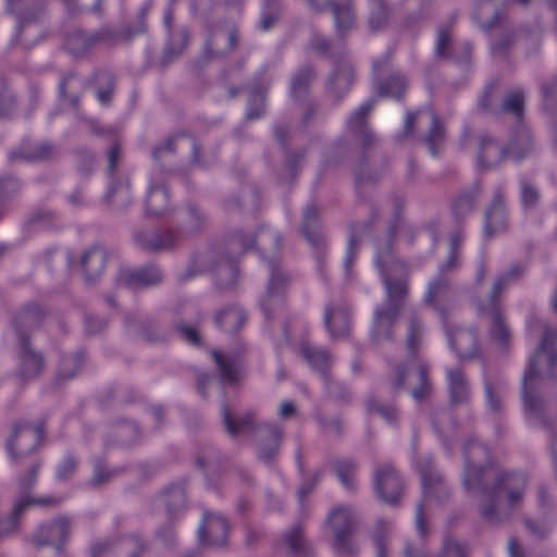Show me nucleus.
<instances>
[{"label":"nucleus","mask_w":557,"mask_h":557,"mask_svg":"<svg viewBox=\"0 0 557 557\" xmlns=\"http://www.w3.org/2000/svg\"><path fill=\"white\" fill-rule=\"evenodd\" d=\"M60 499L54 497H48V498H38V499H22L18 500L14 505L13 513L11 518L8 520V525L5 528H0V535L9 534L10 532L14 531L17 528V519L21 517V515L24 512L26 508H28L33 504H39V505H52L57 506L60 504Z\"/></svg>","instance_id":"obj_15"},{"label":"nucleus","mask_w":557,"mask_h":557,"mask_svg":"<svg viewBox=\"0 0 557 557\" xmlns=\"http://www.w3.org/2000/svg\"><path fill=\"white\" fill-rule=\"evenodd\" d=\"M164 502L170 513L178 512L185 506V492L178 487L171 488L166 492Z\"/></svg>","instance_id":"obj_25"},{"label":"nucleus","mask_w":557,"mask_h":557,"mask_svg":"<svg viewBox=\"0 0 557 557\" xmlns=\"http://www.w3.org/2000/svg\"><path fill=\"white\" fill-rule=\"evenodd\" d=\"M460 358H472L476 354V337L471 330L459 329L449 338Z\"/></svg>","instance_id":"obj_14"},{"label":"nucleus","mask_w":557,"mask_h":557,"mask_svg":"<svg viewBox=\"0 0 557 557\" xmlns=\"http://www.w3.org/2000/svg\"><path fill=\"white\" fill-rule=\"evenodd\" d=\"M271 21L268 17L262 18L261 25L263 29H269L271 26Z\"/></svg>","instance_id":"obj_56"},{"label":"nucleus","mask_w":557,"mask_h":557,"mask_svg":"<svg viewBox=\"0 0 557 557\" xmlns=\"http://www.w3.org/2000/svg\"><path fill=\"white\" fill-rule=\"evenodd\" d=\"M335 471L342 484L347 487H354L357 465L349 459L339 460L335 465Z\"/></svg>","instance_id":"obj_21"},{"label":"nucleus","mask_w":557,"mask_h":557,"mask_svg":"<svg viewBox=\"0 0 557 557\" xmlns=\"http://www.w3.org/2000/svg\"><path fill=\"white\" fill-rule=\"evenodd\" d=\"M180 333L186 342L191 344L198 343V334L195 329L189 326H182L180 327Z\"/></svg>","instance_id":"obj_44"},{"label":"nucleus","mask_w":557,"mask_h":557,"mask_svg":"<svg viewBox=\"0 0 557 557\" xmlns=\"http://www.w3.org/2000/svg\"><path fill=\"white\" fill-rule=\"evenodd\" d=\"M288 548L296 555L309 557L312 555L310 545L304 537V531L300 525L294 527L285 534L284 539Z\"/></svg>","instance_id":"obj_16"},{"label":"nucleus","mask_w":557,"mask_h":557,"mask_svg":"<svg viewBox=\"0 0 557 557\" xmlns=\"http://www.w3.org/2000/svg\"><path fill=\"white\" fill-rule=\"evenodd\" d=\"M274 281H275V277H272V280H271V282H270V289H271V290H272V288H273Z\"/></svg>","instance_id":"obj_60"},{"label":"nucleus","mask_w":557,"mask_h":557,"mask_svg":"<svg viewBox=\"0 0 557 557\" xmlns=\"http://www.w3.org/2000/svg\"><path fill=\"white\" fill-rule=\"evenodd\" d=\"M339 79H341V77H336V78H335V81H334V83H335V84L339 83Z\"/></svg>","instance_id":"obj_64"},{"label":"nucleus","mask_w":557,"mask_h":557,"mask_svg":"<svg viewBox=\"0 0 557 557\" xmlns=\"http://www.w3.org/2000/svg\"><path fill=\"white\" fill-rule=\"evenodd\" d=\"M280 413L284 417L297 414L296 406L290 401H284L281 405Z\"/></svg>","instance_id":"obj_46"},{"label":"nucleus","mask_w":557,"mask_h":557,"mask_svg":"<svg viewBox=\"0 0 557 557\" xmlns=\"http://www.w3.org/2000/svg\"><path fill=\"white\" fill-rule=\"evenodd\" d=\"M222 327L228 332L238 330L245 322L244 313L238 309H227L218 318Z\"/></svg>","instance_id":"obj_23"},{"label":"nucleus","mask_w":557,"mask_h":557,"mask_svg":"<svg viewBox=\"0 0 557 557\" xmlns=\"http://www.w3.org/2000/svg\"><path fill=\"white\" fill-rule=\"evenodd\" d=\"M392 524L385 520H379L375 525V541L377 545V555L383 557L384 555V537L389 533Z\"/></svg>","instance_id":"obj_28"},{"label":"nucleus","mask_w":557,"mask_h":557,"mask_svg":"<svg viewBox=\"0 0 557 557\" xmlns=\"http://www.w3.org/2000/svg\"><path fill=\"white\" fill-rule=\"evenodd\" d=\"M448 393L453 404H461L469 399L470 387L462 373L458 368L447 370Z\"/></svg>","instance_id":"obj_13"},{"label":"nucleus","mask_w":557,"mask_h":557,"mask_svg":"<svg viewBox=\"0 0 557 557\" xmlns=\"http://www.w3.org/2000/svg\"><path fill=\"white\" fill-rule=\"evenodd\" d=\"M414 121H416V114H408L407 115V119H406L407 132H411V129L413 127V124H414Z\"/></svg>","instance_id":"obj_51"},{"label":"nucleus","mask_w":557,"mask_h":557,"mask_svg":"<svg viewBox=\"0 0 557 557\" xmlns=\"http://www.w3.org/2000/svg\"><path fill=\"white\" fill-rule=\"evenodd\" d=\"M76 460L73 457H65L59 467V478L66 479L69 478L76 469Z\"/></svg>","instance_id":"obj_39"},{"label":"nucleus","mask_w":557,"mask_h":557,"mask_svg":"<svg viewBox=\"0 0 557 557\" xmlns=\"http://www.w3.org/2000/svg\"><path fill=\"white\" fill-rule=\"evenodd\" d=\"M161 278L160 272L156 269H149L139 274V281L143 285H152Z\"/></svg>","instance_id":"obj_40"},{"label":"nucleus","mask_w":557,"mask_h":557,"mask_svg":"<svg viewBox=\"0 0 557 557\" xmlns=\"http://www.w3.org/2000/svg\"><path fill=\"white\" fill-rule=\"evenodd\" d=\"M112 475L113 472L107 471L102 465H96L94 469L92 484L95 486H99L108 482Z\"/></svg>","instance_id":"obj_38"},{"label":"nucleus","mask_w":557,"mask_h":557,"mask_svg":"<svg viewBox=\"0 0 557 557\" xmlns=\"http://www.w3.org/2000/svg\"><path fill=\"white\" fill-rule=\"evenodd\" d=\"M325 324L334 336H344L349 330L348 315L342 310H327Z\"/></svg>","instance_id":"obj_18"},{"label":"nucleus","mask_w":557,"mask_h":557,"mask_svg":"<svg viewBox=\"0 0 557 557\" xmlns=\"http://www.w3.org/2000/svg\"><path fill=\"white\" fill-rule=\"evenodd\" d=\"M45 432L42 420H18L12 428L8 451L14 463H21L40 445Z\"/></svg>","instance_id":"obj_3"},{"label":"nucleus","mask_w":557,"mask_h":557,"mask_svg":"<svg viewBox=\"0 0 557 557\" xmlns=\"http://www.w3.org/2000/svg\"><path fill=\"white\" fill-rule=\"evenodd\" d=\"M40 468V462L36 461L32 465L30 469L28 470L27 474L21 479V490L23 492L28 491L36 482L38 471Z\"/></svg>","instance_id":"obj_33"},{"label":"nucleus","mask_w":557,"mask_h":557,"mask_svg":"<svg viewBox=\"0 0 557 557\" xmlns=\"http://www.w3.org/2000/svg\"><path fill=\"white\" fill-rule=\"evenodd\" d=\"M449 42V34L446 30H441L437 36L436 41V53L438 55H444L446 51V47Z\"/></svg>","instance_id":"obj_41"},{"label":"nucleus","mask_w":557,"mask_h":557,"mask_svg":"<svg viewBox=\"0 0 557 557\" xmlns=\"http://www.w3.org/2000/svg\"><path fill=\"white\" fill-rule=\"evenodd\" d=\"M212 356L222 373V375L228 381H235L239 377V368L228 361L224 356L218 351H213Z\"/></svg>","instance_id":"obj_26"},{"label":"nucleus","mask_w":557,"mask_h":557,"mask_svg":"<svg viewBox=\"0 0 557 557\" xmlns=\"http://www.w3.org/2000/svg\"><path fill=\"white\" fill-rule=\"evenodd\" d=\"M317 214V212L313 210V209H307L306 213H305V218L306 220H310V219H313V216Z\"/></svg>","instance_id":"obj_55"},{"label":"nucleus","mask_w":557,"mask_h":557,"mask_svg":"<svg viewBox=\"0 0 557 557\" xmlns=\"http://www.w3.org/2000/svg\"><path fill=\"white\" fill-rule=\"evenodd\" d=\"M442 557H466V552L458 542L447 540L444 543Z\"/></svg>","instance_id":"obj_30"},{"label":"nucleus","mask_w":557,"mask_h":557,"mask_svg":"<svg viewBox=\"0 0 557 557\" xmlns=\"http://www.w3.org/2000/svg\"><path fill=\"white\" fill-rule=\"evenodd\" d=\"M408 385L412 389V396L417 401L428 398L432 392V385L428 379V369L418 359L408 361L404 369L397 371L396 386Z\"/></svg>","instance_id":"obj_8"},{"label":"nucleus","mask_w":557,"mask_h":557,"mask_svg":"<svg viewBox=\"0 0 557 557\" xmlns=\"http://www.w3.org/2000/svg\"><path fill=\"white\" fill-rule=\"evenodd\" d=\"M524 525L531 534L537 537L544 536L549 531L547 524L535 519H524Z\"/></svg>","instance_id":"obj_34"},{"label":"nucleus","mask_w":557,"mask_h":557,"mask_svg":"<svg viewBox=\"0 0 557 557\" xmlns=\"http://www.w3.org/2000/svg\"><path fill=\"white\" fill-rule=\"evenodd\" d=\"M509 553L511 557H522V550L515 539L509 541Z\"/></svg>","instance_id":"obj_48"},{"label":"nucleus","mask_w":557,"mask_h":557,"mask_svg":"<svg viewBox=\"0 0 557 557\" xmlns=\"http://www.w3.org/2000/svg\"><path fill=\"white\" fill-rule=\"evenodd\" d=\"M503 154V151L492 139L484 138L482 140L479 157L482 165L494 166L498 164Z\"/></svg>","instance_id":"obj_20"},{"label":"nucleus","mask_w":557,"mask_h":557,"mask_svg":"<svg viewBox=\"0 0 557 557\" xmlns=\"http://www.w3.org/2000/svg\"><path fill=\"white\" fill-rule=\"evenodd\" d=\"M327 523L333 532L335 553L346 557L356 555L358 547L352 540L356 523L354 511L346 507H338L330 513Z\"/></svg>","instance_id":"obj_4"},{"label":"nucleus","mask_w":557,"mask_h":557,"mask_svg":"<svg viewBox=\"0 0 557 557\" xmlns=\"http://www.w3.org/2000/svg\"><path fill=\"white\" fill-rule=\"evenodd\" d=\"M418 468L421 475L424 500L432 498L442 499L449 495L444 478L434 469L432 460L423 458L418 463Z\"/></svg>","instance_id":"obj_11"},{"label":"nucleus","mask_w":557,"mask_h":557,"mask_svg":"<svg viewBox=\"0 0 557 557\" xmlns=\"http://www.w3.org/2000/svg\"><path fill=\"white\" fill-rule=\"evenodd\" d=\"M336 24L339 28H348L354 21V14L349 8L335 10Z\"/></svg>","instance_id":"obj_35"},{"label":"nucleus","mask_w":557,"mask_h":557,"mask_svg":"<svg viewBox=\"0 0 557 557\" xmlns=\"http://www.w3.org/2000/svg\"><path fill=\"white\" fill-rule=\"evenodd\" d=\"M70 363H72V360H71V359H67V360H65L64 366H66V367H67Z\"/></svg>","instance_id":"obj_62"},{"label":"nucleus","mask_w":557,"mask_h":557,"mask_svg":"<svg viewBox=\"0 0 557 557\" xmlns=\"http://www.w3.org/2000/svg\"><path fill=\"white\" fill-rule=\"evenodd\" d=\"M492 337L500 344L507 343L509 338L508 330L498 314L493 317Z\"/></svg>","instance_id":"obj_29"},{"label":"nucleus","mask_w":557,"mask_h":557,"mask_svg":"<svg viewBox=\"0 0 557 557\" xmlns=\"http://www.w3.org/2000/svg\"><path fill=\"white\" fill-rule=\"evenodd\" d=\"M376 413L382 414V416H388V414H393L394 412L393 411L389 412V411L381 408V409L377 410Z\"/></svg>","instance_id":"obj_57"},{"label":"nucleus","mask_w":557,"mask_h":557,"mask_svg":"<svg viewBox=\"0 0 557 557\" xmlns=\"http://www.w3.org/2000/svg\"><path fill=\"white\" fill-rule=\"evenodd\" d=\"M374 486L379 497L387 504H395L404 490L403 480L392 465L375 469Z\"/></svg>","instance_id":"obj_9"},{"label":"nucleus","mask_w":557,"mask_h":557,"mask_svg":"<svg viewBox=\"0 0 557 557\" xmlns=\"http://www.w3.org/2000/svg\"><path fill=\"white\" fill-rule=\"evenodd\" d=\"M487 405L494 413L498 412L503 405V386L500 384L485 383Z\"/></svg>","instance_id":"obj_27"},{"label":"nucleus","mask_w":557,"mask_h":557,"mask_svg":"<svg viewBox=\"0 0 557 557\" xmlns=\"http://www.w3.org/2000/svg\"><path fill=\"white\" fill-rule=\"evenodd\" d=\"M405 554L407 557H425L424 555L416 554L410 545L406 546Z\"/></svg>","instance_id":"obj_53"},{"label":"nucleus","mask_w":557,"mask_h":557,"mask_svg":"<svg viewBox=\"0 0 557 557\" xmlns=\"http://www.w3.org/2000/svg\"><path fill=\"white\" fill-rule=\"evenodd\" d=\"M341 420H320V429L330 437H336L342 433Z\"/></svg>","instance_id":"obj_31"},{"label":"nucleus","mask_w":557,"mask_h":557,"mask_svg":"<svg viewBox=\"0 0 557 557\" xmlns=\"http://www.w3.org/2000/svg\"><path fill=\"white\" fill-rule=\"evenodd\" d=\"M539 502L542 507H547L552 504V499L544 486L539 488Z\"/></svg>","instance_id":"obj_47"},{"label":"nucleus","mask_w":557,"mask_h":557,"mask_svg":"<svg viewBox=\"0 0 557 557\" xmlns=\"http://www.w3.org/2000/svg\"><path fill=\"white\" fill-rule=\"evenodd\" d=\"M420 330V326L413 322L410 326V335H409V347L411 348L413 346V342L416 336L418 335Z\"/></svg>","instance_id":"obj_50"},{"label":"nucleus","mask_w":557,"mask_h":557,"mask_svg":"<svg viewBox=\"0 0 557 557\" xmlns=\"http://www.w3.org/2000/svg\"><path fill=\"white\" fill-rule=\"evenodd\" d=\"M416 527L421 536H425L428 534L424 503H421L417 506Z\"/></svg>","instance_id":"obj_37"},{"label":"nucleus","mask_w":557,"mask_h":557,"mask_svg":"<svg viewBox=\"0 0 557 557\" xmlns=\"http://www.w3.org/2000/svg\"><path fill=\"white\" fill-rule=\"evenodd\" d=\"M523 106V97L520 92L511 94L505 100V109L509 112L519 115Z\"/></svg>","instance_id":"obj_32"},{"label":"nucleus","mask_w":557,"mask_h":557,"mask_svg":"<svg viewBox=\"0 0 557 557\" xmlns=\"http://www.w3.org/2000/svg\"><path fill=\"white\" fill-rule=\"evenodd\" d=\"M463 484L469 491L482 488L486 468L490 466V451L481 443L469 441L463 448Z\"/></svg>","instance_id":"obj_5"},{"label":"nucleus","mask_w":557,"mask_h":557,"mask_svg":"<svg viewBox=\"0 0 557 557\" xmlns=\"http://www.w3.org/2000/svg\"><path fill=\"white\" fill-rule=\"evenodd\" d=\"M491 223H492V213L490 212V213H488V223H487V226H490V225H491Z\"/></svg>","instance_id":"obj_61"},{"label":"nucleus","mask_w":557,"mask_h":557,"mask_svg":"<svg viewBox=\"0 0 557 557\" xmlns=\"http://www.w3.org/2000/svg\"><path fill=\"white\" fill-rule=\"evenodd\" d=\"M529 476L518 471H502L491 486L484 483L479 500V513L483 521L498 525L507 521L523 504Z\"/></svg>","instance_id":"obj_1"},{"label":"nucleus","mask_w":557,"mask_h":557,"mask_svg":"<svg viewBox=\"0 0 557 557\" xmlns=\"http://www.w3.org/2000/svg\"><path fill=\"white\" fill-rule=\"evenodd\" d=\"M446 294V286L443 283H433L430 286L426 299L433 301L437 296H444Z\"/></svg>","instance_id":"obj_42"},{"label":"nucleus","mask_w":557,"mask_h":557,"mask_svg":"<svg viewBox=\"0 0 557 557\" xmlns=\"http://www.w3.org/2000/svg\"><path fill=\"white\" fill-rule=\"evenodd\" d=\"M228 532L227 521L215 515H205L203 522L199 527V541L209 545L222 546L226 543Z\"/></svg>","instance_id":"obj_12"},{"label":"nucleus","mask_w":557,"mask_h":557,"mask_svg":"<svg viewBox=\"0 0 557 557\" xmlns=\"http://www.w3.org/2000/svg\"><path fill=\"white\" fill-rule=\"evenodd\" d=\"M71 523L69 519L60 517L49 523L40 525L34 535V542L37 546L51 545L57 549L69 540Z\"/></svg>","instance_id":"obj_10"},{"label":"nucleus","mask_w":557,"mask_h":557,"mask_svg":"<svg viewBox=\"0 0 557 557\" xmlns=\"http://www.w3.org/2000/svg\"><path fill=\"white\" fill-rule=\"evenodd\" d=\"M302 356L314 368L323 370L330 361L327 354L319 348L304 345L301 348Z\"/></svg>","instance_id":"obj_24"},{"label":"nucleus","mask_w":557,"mask_h":557,"mask_svg":"<svg viewBox=\"0 0 557 557\" xmlns=\"http://www.w3.org/2000/svg\"><path fill=\"white\" fill-rule=\"evenodd\" d=\"M536 199H537V193L533 187H531L529 185H525L522 187V200H523L524 205L531 206L536 201Z\"/></svg>","instance_id":"obj_43"},{"label":"nucleus","mask_w":557,"mask_h":557,"mask_svg":"<svg viewBox=\"0 0 557 557\" xmlns=\"http://www.w3.org/2000/svg\"><path fill=\"white\" fill-rule=\"evenodd\" d=\"M373 106L371 103L362 104L357 112L350 117L349 124L351 127H359L362 125L364 117L371 112Z\"/></svg>","instance_id":"obj_36"},{"label":"nucleus","mask_w":557,"mask_h":557,"mask_svg":"<svg viewBox=\"0 0 557 557\" xmlns=\"http://www.w3.org/2000/svg\"><path fill=\"white\" fill-rule=\"evenodd\" d=\"M42 368L41 357L28 348H24L22 354V371L27 377L37 375Z\"/></svg>","instance_id":"obj_22"},{"label":"nucleus","mask_w":557,"mask_h":557,"mask_svg":"<svg viewBox=\"0 0 557 557\" xmlns=\"http://www.w3.org/2000/svg\"><path fill=\"white\" fill-rule=\"evenodd\" d=\"M510 153L512 154V157H513V158H520V157H522V153H520V152H516V151H513V150H512Z\"/></svg>","instance_id":"obj_58"},{"label":"nucleus","mask_w":557,"mask_h":557,"mask_svg":"<svg viewBox=\"0 0 557 557\" xmlns=\"http://www.w3.org/2000/svg\"><path fill=\"white\" fill-rule=\"evenodd\" d=\"M169 195L165 188H152L147 198V210L150 214L161 215L168 210Z\"/></svg>","instance_id":"obj_19"},{"label":"nucleus","mask_w":557,"mask_h":557,"mask_svg":"<svg viewBox=\"0 0 557 557\" xmlns=\"http://www.w3.org/2000/svg\"><path fill=\"white\" fill-rule=\"evenodd\" d=\"M500 288V282H498L496 285H495V290H498Z\"/></svg>","instance_id":"obj_63"},{"label":"nucleus","mask_w":557,"mask_h":557,"mask_svg":"<svg viewBox=\"0 0 557 557\" xmlns=\"http://www.w3.org/2000/svg\"><path fill=\"white\" fill-rule=\"evenodd\" d=\"M385 284L387 301L384 309L377 310L375 313L373 336L377 343L388 337V330L400 308L401 299L406 294V285L403 281L393 283L386 280Z\"/></svg>","instance_id":"obj_6"},{"label":"nucleus","mask_w":557,"mask_h":557,"mask_svg":"<svg viewBox=\"0 0 557 557\" xmlns=\"http://www.w3.org/2000/svg\"><path fill=\"white\" fill-rule=\"evenodd\" d=\"M165 412L163 411L162 408H159L157 411H156V414H164Z\"/></svg>","instance_id":"obj_59"},{"label":"nucleus","mask_w":557,"mask_h":557,"mask_svg":"<svg viewBox=\"0 0 557 557\" xmlns=\"http://www.w3.org/2000/svg\"><path fill=\"white\" fill-rule=\"evenodd\" d=\"M104 264V252L98 248L86 251L82 258V267L90 277L99 274L103 270Z\"/></svg>","instance_id":"obj_17"},{"label":"nucleus","mask_w":557,"mask_h":557,"mask_svg":"<svg viewBox=\"0 0 557 557\" xmlns=\"http://www.w3.org/2000/svg\"><path fill=\"white\" fill-rule=\"evenodd\" d=\"M556 352L557 333L546 331L543 343L523 377L522 403L525 414H539L543 408L544 403L537 396V391L553 377Z\"/></svg>","instance_id":"obj_2"},{"label":"nucleus","mask_w":557,"mask_h":557,"mask_svg":"<svg viewBox=\"0 0 557 557\" xmlns=\"http://www.w3.org/2000/svg\"><path fill=\"white\" fill-rule=\"evenodd\" d=\"M110 96H111V91L110 90H107V91H100L98 92V98L99 100L102 102V103H108L109 100H110Z\"/></svg>","instance_id":"obj_52"},{"label":"nucleus","mask_w":557,"mask_h":557,"mask_svg":"<svg viewBox=\"0 0 557 557\" xmlns=\"http://www.w3.org/2000/svg\"><path fill=\"white\" fill-rule=\"evenodd\" d=\"M428 115L432 121L431 138L435 139L441 136V124L432 111H429Z\"/></svg>","instance_id":"obj_45"},{"label":"nucleus","mask_w":557,"mask_h":557,"mask_svg":"<svg viewBox=\"0 0 557 557\" xmlns=\"http://www.w3.org/2000/svg\"><path fill=\"white\" fill-rule=\"evenodd\" d=\"M224 429L232 437L247 436L256 434L262 442L271 444L270 451H261V458L265 461L271 460L278 445L280 432L276 429L257 426L255 420H223Z\"/></svg>","instance_id":"obj_7"},{"label":"nucleus","mask_w":557,"mask_h":557,"mask_svg":"<svg viewBox=\"0 0 557 557\" xmlns=\"http://www.w3.org/2000/svg\"><path fill=\"white\" fill-rule=\"evenodd\" d=\"M117 156H119L117 149H115V148L112 149V151L110 152V166L112 169H114V166H115V161H116Z\"/></svg>","instance_id":"obj_54"},{"label":"nucleus","mask_w":557,"mask_h":557,"mask_svg":"<svg viewBox=\"0 0 557 557\" xmlns=\"http://www.w3.org/2000/svg\"><path fill=\"white\" fill-rule=\"evenodd\" d=\"M108 549L107 542L96 543L91 548V557H99L102 553Z\"/></svg>","instance_id":"obj_49"}]
</instances>
